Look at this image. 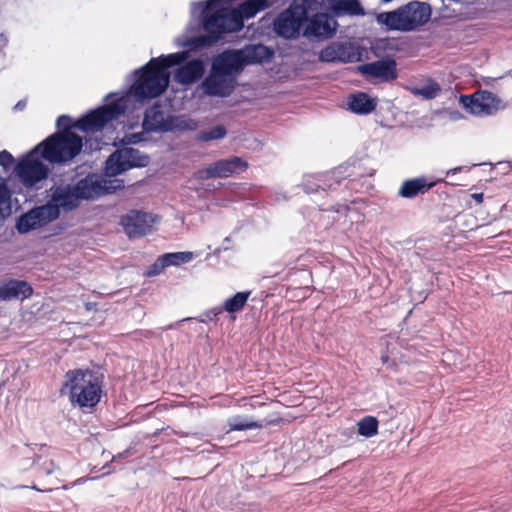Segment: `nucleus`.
Listing matches in <instances>:
<instances>
[{
    "mask_svg": "<svg viewBox=\"0 0 512 512\" xmlns=\"http://www.w3.org/2000/svg\"><path fill=\"white\" fill-rule=\"evenodd\" d=\"M318 59L324 63H352L360 60V52L351 43L334 41L320 51Z\"/></svg>",
    "mask_w": 512,
    "mask_h": 512,
    "instance_id": "nucleus-16",
    "label": "nucleus"
},
{
    "mask_svg": "<svg viewBox=\"0 0 512 512\" xmlns=\"http://www.w3.org/2000/svg\"><path fill=\"white\" fill-rule=\"evenodd\" d=\"M202 88L208 96L228 97L235 89V80L211 69L210 75L202 82Z\"/></svg>",
    "mask_w": 512,
    "mask_h": 512,
    "instance_id": "nucleus-20",
    "label": "nucleus"
},
{
    "mask_svg": "<svg viewBox=\"0 0 512 512\" xmlns=\"http://www.w3.org/2000/svg\"><path fill=\"white\" fill-rule=\"evenodd\" d=\"M80 203L83 200H94L102 195L111 193L115 190L111 181H106L102 176L90 173L86 177L73 184Z\"/></svg>",
    "mask_w": 512,
    "mask_h": 512,
    "instance_id": "nucleus-14",
    "label": "nucleus"
},
{
    "mask_svg": "<svg viewBox=\"0 0 512 512\" xmlns=\"http://www.w3.org/2000/svg\"><path fill=\"white\" fill-rule=\"evenodd\" d=\"M430 17L431 7L428 3L411 1L396 10L380 13L377 21L389 30L412 31L427 23Z\"/></svg>",
    "mask_w": 512,
    "mask_h": 512,
    "instance_id": "nucleus-5",
    "label": "nucleus"
},
{
    "mask_svg": "<svg viewBox=\"0 0 512 512\" xmlns=\"http://www.w3.org/2000/svg\"><path fill=\"white\" fill-rule=\"evenodd\" d=\"M358 71L371 79L380 82H391L397 79V63L393 57L380 58L379 60L358 66Z\"/></svg>",
    "mask_w": 512,
    "mask_h": 512,
    "instance_id": "nucleus-17",
    "label": "nucleus"
},
{
    "mask_svg": "<svg viewBox=\"0 0 512 512\" xmlns=\"http://www.w3.org/2000/svg\"><path fill=\"white\" fill-rule=\"evenodd\" d=\"M53 220H57L61 213H69L80 206L75 187L70 183L54 184L49 189L48 200L43 204Z\"/></svg>",
    "mask_w": 512,
    "mask_h": 512,
    "instance_id": "nucleus-11",
    "label": "nucleus"
},
{
    "mask_svg": "<svg viewBox=\"0 0 512 512\" xmlns=\"http://www.w3.org/2000/svg\"><path fill=\"white\" fill-rule=\"evenodd\" d=\"M224 241H225V242H229V241H230V238H229V237H226Z\"/></svg>",
    "mask_w": 512,
    "mask_h": 512,
    "instance_id": "nucleus-49",
    "label": "nucleus"
},
{
    "mask_svg": "<svg viewBox=\"0 0 512 512\" xmlns=\"http://www.w3.org/2000/svg\"><path fill=\"white\" fill-rule=\"evenodd\" d=\"M138 141H140L139 134L125 135V137L122 139V143L124 145L132 144V143L134 144V143H137Z\"/></svg>",
    "mask_w": 512,
    "mask_h": 512,
    "instance_id": "nucleus-42",
    "label": "nucleus"
},
{
    "mask_svg": "<svg viewBox=\"0 0 512 512\" xmlns=\"http://www.w3.org/2000/svg\"><path fill=\"white\" fill-rule=\"evenodd\" d=\"M46 148L47 146H42V142L39 143L16 164L15 173L25 187H34L48 178L50 168L42 162L47 161Z\"/></svg>",
    "mask_w": 512,
    "mask_h": 512,
    "instance_id": "nucleus-8",
    "label": "nucleus"
},
{
    "mask_svg": "<svg viewBox=\"0 0 512 512\" xmlns=\"http://www.w3.org/2000/svg\"><path fill=\"white\" fill-rule=\"evenodd\" d=\"M248 168V164L241 157L233 156L227 159L218 160L202 170L201 178H227L234 173H241Z\"/></svg>",
    "mask_w": 512,
    "mask_h": 512,
    "instance_id": "nucleus-18",
    "label": "nucleus"
},
{
    "mask_svg": "<svg viewBox=\"0 0 512 512\" xmlns=\"http://www.w3.org/2000/svg\"><path fill=\"white\" fill-rule=\"evenodd\" d=\"M205 65L203 60L197 58L185 62L174 74V79L182 85L193 84L198 81L204 74Z\"/></svg>",
    "mask_w": 512,
    "mask_h": 512,
    "instance_id": "nucleus-22",
    "label": "nucleus"
},
{
    "mask_svg": "<svg viewBox=\"0 0 512 512\" xmlns=\"http://www.w3.org/2000/svg\"><path fill=\"white\" fill-rule=\"evenodd\" d=\"M201 4H205V2L192 3L191 13L193 16L197 13L200 14L202 28L206 34L190 37L178 43L179 46L186 47L192 51L211 47L227 33L215 12H203V8L200 6Z\"/></svg>",
    "mask_w": 512,
    "mask_h": 512,
    "instance_id": "nucleus-7",
    "label": "nucleus"
},
{
    "mask_svg": "<svg viewBox=\"0 0 512 512\" xmlns=\"http://www.w3.org/2000/svg\"><path fill=\"white\" fill-rule=\"evenodd\" d=\"M128 94L114 98L107 104L90 111L75 124L71 117L61 115L56 120V126L61 131L47 137L42 146H47L45 157L51 164H65L74 159L83 147L82 138L71 131L76 127L83 132L101 131L109 122L117 120L127 109Z\"/></svg>",
    "mask_w": 512,
    "mask_h": 512,
    "instance_id": "nucleus-1",
    "label": "nucleus"
},
{
    "mask_svg": "<svg viewBox=\"0 0 512 512\" xmlns=\"http://www.w3.org/2000/svg\"><path fill=\"white\" fill-rule=\"evenodd\" d=\"M163 261L166 262L167 266H177L182 263H188L193 259L192 252H173L165 253L162 255Z\"/></svg>",
    "mask_w": 512,
    "mask_h": 512,
    "instance_id": "nucleus-36",
    "label": "nucleus"
},
{
    "mask_svg": "<svg viewBox=\"0 0 512 512\" xmlns=\"http://www.w3.org/2000/svg\"><path fill=\"white\" fill-rule=\"evenodd\" d=\"M26 100L22 99V100H19L15 106L13 107V110L14 111H22L25 107H26Z\"/></svg>",
    "mask_w": 512,
    "mask_h": 512,
    "instance_id": "nucleus-43",
    "label": "nucleus"
},
{
    "mask_svg": "<svg viewBox=\"0 0 512 512\" xmlns=\"http://www.w3.org/2000/svg\"><path fill=\"white\" fill-rule=\"evenodd\" d=\"M158 59H151L147 64L134 71L135 83L130 87V92L135 99L143 102L160 96L169 85L170 74L165 67H157Z\"/></svg>",
    "mask_w": 512,
    "mask_h": 512,
    "instance_id": "nucleus-4",
    "label": "nucleus"
},
{
    "mask_svg": "<svg viewBox=\"0 0 512 512\" xmlns=\"http://www.w3.org/2000/svg\"><path fill=\"white\" fill-rule=\"evenodd\" d=\"M229 431H245L250 429L262 428L263 424L258 421L249 419L246 416H233L227 420Z\"/></svg>",
    "mask_w": 512,
    "mask_h": 512,
    "instance_id": "nucleus-30",
    "label": "nucleus"
},
{
    "mask_svg": "<svg viewBox=\"0 0 512 512\" xmlns=\"http://www.w3.org/2000/svg\"><path fill=\"white\" fill-rule=\"evenodd\" d=\"M471 197L476 201V203L480 204L483 201L484 195L483 193H473Z\"/></svg>",
    "mask_w": 512,
    "mask_h": 512,
    "instance_id": "nucleus-45",
    "label": "nucleus"
},
{
    "mask_svg": "<svg viewBox=\"0 0 512 512\" xmlns=\"http://www.w3.org/2000/svg\"><path fill=\"white\" fill-rule=\"evenodd\" d=\"M349 109L356 114L366 115L376 108V102L366 93L357 92L348 98Z\"/></svg>",
    "mask_w": 512,
    "mask_h": 512,
    "instance_id": "nucleus-28",
    "label": "nucleus"
},
{
    "mask_svg": "<svg viewBox=\"0 0 512 512\" xmlns=\"http://www.w3.org/2000/svg\"><path fill=\"white\" fill-rule=\"evenodd\" d=\"M349 166H339L335 170L331 172L305 175L302 187L305 193H317L319 191L323 192H334L336 189V185L339 186L343 180L346 178H351L346 187L349 189H355V181L358 176H362L360 173H355L354 171H349Z\"/></svg>",
    "mask_w": 512,
    "mask_h": 512,
    "instance_id": "nucleus-9",
    "label": "nucleus"
},
{
    "mask_svg": "<svg viewBox=\"0 0 512 512\" xmlns=\"http://www.w3.org/2000/svg\"><path fill=\"white\" fill-rule=\"evenodd\" d=\"M228 2L229 0H207L200 5L205 13L215 12L227 33L242 30L245 19L254 17L271 5L268 0H245L232 9L226 6Z\"/></svg>",
    "mask_w": 512,
    "mask_h": 512,
    "instance_id": "nucleus-3",
    "label": "nucleus"
},
{
    "mask_svg": "<svg viewBox=\"0 0 512 512\" xmlns=\"http://www.w3.org/2000/svg\"><path fill=\"white\" fill-rule=\"evenodd\" d=\"M32 293L31 285L23 280L11 279L0 285V299L3 301L24 300L29 298Z\"/></svg>",
    "mask_w": 512,
    "mask_h": 512,
    "instance_id": "nucleus-24",
    "label": "nucleus"
},
{
    "mask_svg": "<svg viewBox=\"0 0 512 512\" xmlns=\"http://www.w3.org/2000/svg\"><path fill=\"white\" fill-rule=\"evenodd\" d=\"M379 422L374 416H365L357 422L358 434L365 438H371L378 434Z\"/></svg>",
    "mask_w": 512,
    "mask_h": 512,
    "instance_id": "nucleus-32",
    "label": "nucleus"
},
{
    "mask_svg": "<svg viewBox=\"0 0 512 512\" xmlns=\"http://www.w3.org/2000/svg\"><path fill=\"white\" fill-rule=\"evenodd\" d=\"M223 312L222 307H214L212 309H209L203 314V318L200 319L201 322H207L214 320L218 315H220Z\"/></svg>",
    "mask_w": 512,
    "mask_h": 512,
    "instance_id": "nucleus-39",
    "label": "nucleus"
},
{
    "mask_svg": "<svg viewBox=\"0 0 512 512\" xmlns=\"http://www.w3.org/2000/svg\"><path fill=\"white\" fill-rule=\"evenodd\" d=\"M438 182L439 180H432L426 176L407 179L403 181L399 188L398 195L403 198L411 199L420 194H425L435 187Z\"/></svg>",
    "mask_w": 512,
    "mask_h": 512,
    "instance_id": "nucleus-23",
    "label": "nucleus"
},
{
    "mask_svg": "<svg viewBox=\"0 0 512 512\" xmlns=\"http://www.w3.org/2000/svg\"><path fill=\"white\" fill-rule=\"evenodd\" d=\"M187 58L188 52L186 51L172 53L167 56H160L157 58L159 60L157 67H165V71H168V68L184 63Z\"/></svg>",
    "mask_w": 512,
    "mask_h": 512,
    "instance_id": "nucleus-34",
    "label": "nucleus"
},
{
    "mask_svg": "<svg viewBox=\"0 0 512 512\" xmlns=\"http://www.w3.org/2000/svg\"><path fill=\"white\" fill-rule=\"evenodd\" d=\"M53 221L50 214H47L45 206L40 205L20 215L16 221L15 227L19 234H26L46 226Z\"/></svg>",
    "mask_w": 512,
    "mask_h": 512,
    "instance_id": "nucleus-19",
    "label": "nucleus"
},
{
    "mask_svg": "<svg viewBox=\"0 0 512 512\" xmlns=\"http://www.w3.org/2000/svg\"><path fill=\"white\" fill-rule=\"evenodd\" d=\"M336 32L335 26L325 16H317L310 20L305 28L304 35L308 38H329Z\"/></svg>",
    "mask_w": 512,
    "mask_h": 512,
    "instance_id": "nucleus-25",
    "label": "nucleus"
},
{
    "mask_svg": "<svg viewBox=\"0 0 512 512\" xmlns=\"http://www.w3.org/2000/svg\"><path fill=\"white\" fill-rule=\"evenodd\" d=\"M156 219L157 216L153 214L140 210H130L122 216L121 225L130 239L139 238L151 232Z\"/></svg>",
    "mask_w": 512,
    "mask_h": 512,
    "instance_id": "nucleus-15",
    "label": "nucleus"
},
{
    "mask_svg": "<svg viewBox=\"0 0 512 512\" xmlns=\"http://www.w3.org/2000/svg\"><path fill=\"white\" fill-rule=\"evenodd\" d=\"M116 94L115 93H110L108 94L106 97H105V100L108 101L111 97H115Z\"/></svg>",
    "mask_w": 512,
    "mask_h": 512,
    "instance_id": "nucleus-47",
    "label": "nucleus"
},
{
    "mask_svg": "<svg viewBox=\"0 0 512 512\" xmlns=\"http://www.w3.org/2000/svg\"><path fill=\"white\" fill-rule=\"evenodd\" d=\"M142 126L147 132L167 133L193 131L198 123L186 115H172L165 106L155 103L145 111Z\"/></svg>",
    "mask_w": 512,
    "mask_h": 512,
    "instance_id": "nucleus-6",
    "label": "nucleus"
},
{
    "mask_svg": "<svg viewBox=\"0 0 512 512\" xmlns=\"http://www.w3.org/2000/svg\"><path fill=\"white\" fill-rule=\"evenodd\" d=\"M460 102L471 114L477 116L492 115L504 108L501 105V100L486 90L475 92L472 95H462Z\"/></svg>",
    "mask_w": 512,
    "mask_h": 512,
    "instance_id": "nucleus-13",
    "label": "nucleus"
},
{
    "mask_svg": "<svg viewBox=\"0 0 512 512\" xmlns=\"http://www.w3.org/2000/svg\"><path fill=\"white\" fill-rule=\"evenodd\" d=\"M168 267L166 262L163 261V256H159L156 261L150 265L145 271L144 275L147 277H154L162 273Z\"/></svg>",
    "mask_w": 512,
    "mask_h": 512,
    "instance_id": "nucleus-37",
    "label": "nucleus"
},
{
    "mask_svg": "<svg viewBox=\"0 0 512 512\" xmlns=\"http://www.w3.org/2000/svg\"><path fill=\"white\" fill-rule=\"evenodd\" d=\"M14 162L15 159L10 152L7 150L0 152V165L5 171H8L13 166Z\"/></svg>",
    "mask_w": 512,
    "mask_h": 512,
    "instance_id": "nucleus-38",
    "label": "nucleus"
},
{
    "mask_svg": "<svg viewBox=\"0 0 512 512\" xmlns=\"http://www.w3.org/2000/svg\"><path fill=\"white\" fill-rule=\"evenodd\" d=\"M10 197L6 181L0 177V218L7 217L11 212Z\"/></svg>",
    "mask_w": 512,
    "mask_h": 512,
    "instance_id": "nucleus-35",
    "label": "nucleus"
},
{
    "mask_svg": "<svg viewBox=\"0 0 512 512\" xmlns=\"http://www.w3.org/2000/svg\"><path fill=\"white\" fill-rule=\"evenodd\" d=\"M65 390H68L71 404L80 408L95 407L102 395L101 381L90 370H69L61 392L65 393Z\"/></svg>",
    "mask_w": 512,
    "mask_h": 512,
    "instance_id": "nucleus-2",
    "label": "nucleus"
},
{
    "mask_svg": "<svg viewBox=\"0 0 512 512\" xmlns=\"http://www.w3.org/2000/svg\"><path fill=\"white\" fill-rule=\"evenodd\" d=\"M245 66L241 50H227L218 55L212 63V70L232 77Z\"/></svg>",
    "mask_w": 512,
    "mask_h": 512,
    "instance_id": "nucleus-21",
    "label": "nucleus"
},
{
    "mask_svg": "<svg viewBox=\"0 0 512 512\" xmlns=\"http://www.w3.org/2000/svg\"><path fill=\"white\" fill-rule=\"evenodd\" d=\"M408 90L414 96L421 97L424 100H432L441 92V86L434 80L429 79L422 87H408Z\"/></svg>",
    "mask_w": 512,
    "mask_h": 512,
    "instance_id": "nucleus-29",
    "label": "nucleus"
},
{
    "mask_svg": "<svg viewBox=\"0 0 512 512\" xmlns=\"http://www.w3.org/2000/svg\"><path fill=\"white\" fill-rule=\"evenodd\" d=\"M58 470V466L54 463L53 460L45 461L41 466V471L43 474L49 476Z\"/></svg>",
    "mask_w": 512,
    "mask_h": 512,
    "instance_id": "nucleus-40",
    "label": "nucleus"
},
{
    "mask_svg": "<svg viewBox=\"0 0 512 512\" xmlns=\"http://www.w3.org/2000/svg\"><path fill=\"white\" fill-rule=\"evenodd\" d=\"M404 43L397 38H378L372 44V52L378 58L393 57L403 50Z\"/></svg>",
    "mask_w": 512,
    "mask_h": 512,
    "instance_id": "nucleus-27",
    "label": "nucleus"
},
{
    "mask_svg": "<svg viewBox=\"0 0 512 512\" xmlns=\"http://www.w3.org/2000/svg\"><path fill=\"white\" fill-rule=\"evenodd\" d=\"M461 170H462V167H455V168L449 169L446 174L447 175L456 174L457 172H460Z\"/></svg>",
    "mask_w": 512,
    "mask_h": 512,
    "instance_id": "nucleus-46",
    "label": "nucleus"
},
{
    "mask_svg": "<svg viewBox=\"0 0 512 512\" xmlns=\"http://www.w3.org/2000/svg\"><path fill=\"white\" fill-rule=\"evenodd\" d=\"M148 155L138 149L124 146L114 151L106 161V171L111 176H117L133 168H143L149 164Z\"/></svg>",
    "mask_w": 512,
    "mask_h": 512,
    "instance_id": "nucleus-12",
    "label": "nucleus"
},
{
    "mask_svg": "<svg viewBox=\"0 0 512 512\" xmlns=\"http://www.w3.org/2000/svg\"><path fill=\"white\" fill-rule=\"evenodd\" d=\"M251 295V291H241L234 294L232 297L225 300L223 310L232 314L239 312L245 306L247 300Z\"/></svg>",
    "mask_w": 512,
    "mask_h": 512,
    "instance_id": "nucleus-31",
    "label": "nucleus"
},
{
    "mask_svg": "<svg viewBox=\"0 0 512 512\" xmlns=\"http://www.w3.org/2000/svg\"><path fill=\"white\" fill-rule=\"evenodd\" d=\"M8 44V38L5 36L4 33L0 34V51L6 47Z\"/></svg>",
    "mask_w": 512,
    "mask_h": 512,
    "instance_id": "nucleus-44",
    "label": "nucleus"
},
{
    "mask_svg": "<svg viewBox=\"0 0 512 512\" xmlns=\"http://www.w3.org/2000/svg\"><path fill=\"white\" fill-rule=\"evenodd\" d=\"M309 0H294L288 9L281 12L273 23L274 31L277 35L285 39H294L298 37L303 23L307 20Z\"/></svg>",
    "mask_w": 512,
    "mask_h": 512,
    "instance_id": "nucleus-10",
    "label": "nucleus"
},
{
    "mask_svg": "<svg viewBox=\"0 0 512 512\" xmlns=\"http://www.w3.org/2000/svg\"><path fill=\"white\" fill-rule=\"evenodd\" d=\"M95 149H100L99 143H96Z\"/></svg>",
    "mask_w": 512,
    "mask_h": 512,
    "instance_id": "nucleus-48",
    "label": "nucleus"
},
{
    "mask_svg": "<svg viewBox=\"0 0 512 512\" xmlns=\"http://www.w3.org/2000/svg\"><path fill=\"white\" fill-rule=\"evenodd\" d=\"M346 9L352 15H363L364 14L363 8L357 1L351 2Z\"/></svg>",
    "mask_w": 512,
    "mask_h": 512,
    "instance_id": "nucleus-41",
    "label": "nucleus"
},
{
    "mask_svg": "<svg viewBox=\"0 0 512 512\" xmlns=\"http://www.w3.org/2000/svg\"><path fill=\"white\" fill-rule=\"evenodd\" d=\"M227 135V130L223 125L214 126L208 130H202L197 133L196 140L200 142H209L219 140Z\"/></svg>",
    "mask_w": 512,
    "mask_h": 512,
    "instance_id": "nucleus-33",
    "label": "nucleus"
},
{
    "mask_svg": "<svg viewBox=\"0 0 512 512\" xmlns=\"http://www.w3.org/2000/svg\"><path fill=\"white\" fill-rule=\"evenodd\" d=\"M240 50L243 55L245 65L268 62L274 56V51L264 44L246 45Z\"/></svg>",
    "mask_w": 512,
    "mask_h": 512,
    "instance_id": "nucleus-26",
    "label": "nucleus"
}]
</instances>
